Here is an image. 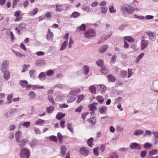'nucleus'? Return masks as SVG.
<instances>
[{"label": "nucleus", "instance_id": "f257e3e1", "mask_svg": "<svg viewBox=\"0 0 158 158\" xmlns=\"http://www.w3.org/2000/svg\"><path fill=\"white\" fill-rule=\"evenodd\" d=\"M135 10V8L134 6L128 4H126L122 6L121 11L123 13L126 12L129 14H131Z\"/></svg>", "mask_w": 158, "mask_h": 158}, {"label": "nucleus", "instance_id": "f704fd0d", "mask_svg": "<svg viewBox=\"0 0 158 158\" xmlns=\"http://www.w3.org/2000/svg\"><path fill=\"white\" fill-rule=\"evenodd\" d=\"M38 77L41 80H43L45 79L46 75L44 73L42 72L40 74Z\"/></svg>", "mask_w": 158, "mask_h": 158}, {"label": "nucleus", "instance_id": "473e14b6", "mask_svg": "<svg viewBox=\"0 0 158 158\" xmlns=\"http://www.w3.org/2000/svg\"><path fill=\"white\" fill-rule=\"evenodd\" d=\"M94 141V139L92 138L91 137L87 141V143L89 145V146L90 147H92L93 145V142Z\"/></svg>", "mask_w": 158, "mask_h": 158}, {"label": "nucleus", "instance_id": "4468645a", "mask_svg": "<svg viewBox=\"0 0 158 158\" xmlns=\"http://www.w3.org/2000/svg\"><path fill=\"white\" fill-rule=\"evenodd\" d=\"M124 40L127 41L129 42H133L134 41V39L133 38L130 36H125L124 38Z\"/></svg>", "mask_w": 158, "mask_h": 158}, {"label": "nucleus", "instance_id": "b1692460", "mask_svg": "<svg viewBox=\"0 0 158 158\" xmlns=\"http://www.w3.org/2000/svg\"><path fill=\"white\" fill-rule=\"evenodd\" d=\"M107 107L104 106L100 107L99 109V112L102 114L106 113V111Z\"/></svg>", "mask_w": 158, "mask_h": 158}, {"label": "nucleus", "instance_id": "c9c22d12", "mask_svg": "<svg viewBox=\"0 0 158 158\" xmlns=\"http://www.w3.org/2000/svg\"><path fill=\"white\" fill-rule=\"evenodd\" d=\"M36 72L35 70H32L29 71V74L31 77L33 78L35 76V73Z\"/></svg>", "mask_w": 158, "mask_h": 158}, {"label": "nucleus", "instance_id": "ddd939ff", "mask_svg": "<svg viewBox=\"0 0 158 158\" xmlns=\"http://www.w3.org/2000/svg\"><path fill=\"white\" fill-rule=\"evenodd\" d=\"M108 48L107 45H104L102 46L98 50L99 52L101 53L104 52Z\"/></svg>", "mask_w": 158, "mask_h": 158}, {"label": "nucleus", "instance_id": "39448f33", "mask_svg": "<svg viewBox=\"0 0 158 158\" xmlns=\"http://www.w3.org/2000/svg\"><path fill=\"white\" fill-rule=\"evenodd\" d=\"M81 154L85 156H87L89 153V151L86 148L84 147H81L79 150Z\"/></svg>", "mask_w": 158, "mask_h": 158}, {"label": "nucleus", "instance_id": "20e7f679", "mask_svg": "<svg viewBox=\"0 0 158 158\" xmlns=\"http://www.w3.org/2000/svg\"><path fill=\"white\" fill-rule=\"evenodd\" d=\"M21 11H16L15 13L14 16L16 17L15 19V22H18L19 21L23 18V15L21 14Z\"/></svg>", "mask_w": 158, "mask_h": 158}, {"label": "nucleus", "instance_id": "052dcab7", "mask_svg": "<svg viewBox=\"0 0 158 158\" xmlns=\"http://www.w3.org/2000/svg\"><path fill=\"white\" fill-rule=\"evenodd\" d=\"M147 152L146 151H142L140 153V156L142 158H144L147 154Z\"/></svg>", "mask_w": 158, "mask_h": 158}, {"label": "nucleus", "instance_id": "a19ab883", "mask_svg": "<svg viewBox=\"0 0 158 158\" xmlns=\"http://www.w3.org/2000/svg\"><path fill=\"white\" fill-rule=\"evenodd\" d=\"M78 28H79L80 31H85L86 28V26L84 24H82L81 26L79 27Z\"/></svg>", "mask_w": 158, "mask_h": 158}, {"label": "nucleus", "instance_id": "1a4fd4ad", "mask_svg": "<svg viewBox=\"0 0 158 158\" xmlns=\"http://www.w3.org/2000/svg\"><path fill=\"white\" fill-rule=\"evenodd\" d=\"M130 148L133 149L139 150L141 148V146L139 144L137 143H133L130 144Z\"/></svg>", "mask_w": 158, "mask_h": 158}, {"label": "nucleus", "instance_id": "bb28decb", "mask_svg": "<svg viewBox=\"0 0 158 158\" xmlns=\"http://www.w3.org/2000/svg\"><path fill=\"white\" fill-rule=\"evenodd\" d=\"M61 153L63 155H64L66 152V148L65 146L62 145L60 147Z\"/></svg>", "mask_w": 158, "mask_h": 158}, {"label": "nucleus", "instance_id": "4c0bfd02", "mask_svg": "<svg viewBox=\"0 0 158 158\" xmlns=\"http://www.w3.org/2000/svg\"><path fill=\"white\" fill-rule=\"evenodd\" d=\"M57 136L59 138V142L60 143H62V139L63 138V136L61 135V134L60 132H59L57 134Z\"/></svg>", "mask_w": 158, "mask_h": 158}, {"label": "nucleus", "instance_id": "603ef678", "mask_svg": "<svg viewBox=\"0 0 158 158\" xmlns=\"http://www.w3.org/2000/svg\"><path fill=\"white\" fill-rule=\"evenodd\" d=\"M89 114V112H88L83 113H82L81 114L82 118L84 120L86 116L88 115Z\"/></svg>", "mask_w": 158, "mask_h": 158}, {"label": "nucleus", "instance_id": "aec40b11", "mask_svg": "<svg viewBox=\"0 0 158 158\" xmlns=\"http://www.w3.org/2000/svg\"><path fill=\"white\" fill-rule=\"evenodd\" d=\"M89 90L92 93L94 94H96V88L94 85L90 86L89 87Z\"/></svg>", "mask_w": 158, "mask_h": 158}, {"label": "nucleus", "instance_id": "c03bdc74", "mask_svg": "<svg viewBox=\"0 0 158 158\" xmlns=\"http://www.w3.org/2000/svg\"><path fill=\"white\" fill-rule=\"evenodd\" d=\"M143 133V131L141 130H136L134 133L135 135H142Z\"/></svg>", "mask_w": 158, "mask_h": 158}, {"label": "nucleus", "instance_id": "393cba45", "mask_svg": "<svg viewBox=\"0 0 158 158\" xmlns=\"http://www.w3.org/2000/svg\"><path fill=\"white\" fill-rule=\"evenodd\" d=\"M68 43V40H65L64 41L63 44H62L60 50V51H62L65 49Z\"/></svg>", "mask_w": 158, "mask_h": 158}, {"label": "nucleus", "instance_id": "a211bd4d", "mask_svg": "<svg viewBox=\"0 0 158 158\" xmlns=\"http://www.w3.org/2000/svg\"><path fill=\"white\" fill-rule=\"evenodd\" d=\"M87 121L89 122L92 125H94L96 123V120L95 118L92 117L89 119H88Z\"/></svg>", "mask_w": 158, "mask_h": 158}, {"label": "nucleus", "instance_id": "49530a36", "mask_svg": "<svg viewBox=\"0 0 158 158\" xmlns=\"http://www.w3.org/2000/svg\"><path fill=\"white\" fill-rule=\"evenodd\" d=\"M97 64L99 66H103V61L102 60H100L97 61L96 62Z\"/></svg>", "mask_w": 158, "mask_h": 158}, {"label": "nucleus", "instance_id": "f8f14e48", "mask_svg": "<svg viewBox=\"0 0 158 158\" xmlns=\"http://www.w3.org/2000/svg\"><path fill=\"white\" fill-rule=\"evenodd\" d=\"M97 88L98 90L100 91L102 94H103L105 92V90L106 89L105 86L100 85H98L97 86Z\"/></svg>", "mask_w": 158, "mask_h": 158}, {"label": "nucleus", "instance_id": "69168bd1", "mask_svg": "<svg viewBox=\"0 0 158 158\" xmlns=\"http://www.w3.org/2000/svg\"><path fill=\"white\" fill-rule=\"evenodd\" d=\"M54 73V72L53 71L50 70L47 72L46 74L47 76H49V75H52Z\"/></svg>", "mask_w": 158, "mask_h": 158}, {"label": "nucleus", "instance_id": "ea45409f", "mask_svg": "<svg viewBox=\"0 0 158 158\" xmlns=\"http://www.w3.org/2000/svg\"><path fill=\"white\" fill-rule=\"evenodd\" d=\"M67 127L68 130L71 132L73 133V130L72 127V124L71 123H69L67 124Z\"/></svg>", "mask_w": 158, "mask_h": 158}, {"label": "nucleus", "instance_id": "5701e85b", "mask_svg": "<svg viewBox=\"0 0 158 158\" xmlns=\"http://www.w3.org/2000/svg\"><path fill=\"white\" fill-rule=\"evenodd\" d=\"M146 33L148 35L150 39L152 40L154 39L155 36L156 35L155 34L151 31L146 32Z\"/></svg>", "mask_w": 158, "mask_h": 158}, {"label": "nucleus", "instance_id": "412c9836", "mask_svg": "<svg viewBox=\"0 0 158 158\" xmlns=\"http://www.w3.org/2000/svg\"><path fill=\"white\" fill-rule=\"evenodd\" d=\"M4 77L5 79L7 80L9 79L10 77V73L7 71H5L4 73Z\"/></svg>", "mask_w": 158, "mask_h": 158}, {"label": "nucleus", "instance_id": "6e6552de", "mask_svg": "<svg viewBox=\"0 0 158 158\" xmlns=\"http://www.w3.org/2000/svg\"><path fill=\"white\" fill-rule=\"evenodd\" d=\"M22 133L21 131H19L15 133V137L17 142L19 143L20 139L22 137Z\"/></svg>", "mask_w": 158, "mask_h": 158}, {"label": "nucleus", "instance_id": "3c124183", "mask_svg": "<svg viewBox=\"0 0 158 158\" xmlns=\"http://www.w3.org/2000/svg\"><path fill=\"white\" fill-rule=\"evenodd\" d=\"M50 139L52 140L54 142H56L57 141V140H58L56 136H55L54 135L51 136L50 137Z\"/></svg>", "mask_w": 158, "mask_h": 158}, {"label": "nucleus", "instance_id": "a18cd8bd", "mask_svg": "<svg viewBox=\"0 0 158 158\" xmlns=\"http://www.w3.org/2000/svg\"><path fill=\"white\" fill-rule=\"evenodd\" d=\"M157 150L156 149H154L151 151H150L149 152V155H153L156 154L157 152Z\"/></svg>", "mask_w": 158, "mask_h": 158}, {"label": "nucleus", "instance_id": "c85d7f7f", "mask_svg": "<svg viewBox=\"0 0 158 158\" xmlns=\"http://www.w3.org/2000/svg\"><path fill=\"white\" fill-rule=\"evenodd\" d=\"M104 74H107L108 73L109 71L104 66H102L100 70Z\"/></svg>", "mask_w": 158, "mask_h": 158}, {"label": "nucleus", "instance_id": "e2e57ef3", "mask_svg": "<svg viewBox=\"0 0 158 158\" xmlns=\"http://www.w3.org/2000/svg\"><path fill=\"white\" fill-rule=\"evenodd\" d=\"M10 39L13 42L15 39V37L14 36V34L11 31L10 32Z\"/></svg>", "mask_w": 158, "mask_h": 158}, {"label": "nucleus", "instance_id": "8fccbe9b", "mask_svg": "<svg viewBox=\"0 0 158 158\" xmlns=\"http://www.w3.org/2000/svg\"><path fill=\"white\" fill-rule=\"evenodd\" d=\"M152 146V145L149 143H145L143 145V147L145 148H150Z\"/></svg>", "mask_w": 158, "mask_h": 158}, {"label": "nucleus", "instance_id": "338daca9", "mask_svg": "<svg viewBox=\"0 0 158 158\" xmlns=\"http://www.w3.org/2000/svg\"><path fill=\"white\" fill-rule=\"evenodd\" d=\"M45 16L47 18H49L51 17V13L49 12H48L44 14Z\"/></svg>", "mask_w": 158, "mask_h": 158}, {"label": "nucleus", "instance_id": "a878e982", "mask_svg": "<svg viewBox=\"0 0 158 158\" xmlns=\"http://www.w3.org/2000/svg\"><path fill=\"white\" fill-rule=\"evenodd\" d=\"M28 140L26 139H22L20 141H19V146L20 147H23L26 144Z\"/></svg>", "mask_w": 158, "mask_h": 158}, {"label": "nucleus", "instance_id": "6ab92c4d", "mask_svg": "<svg viewBox=\"0 0 158 158\" xmlns=\"http://www.w3.org/2000/svg\"><path fill=\"white\" fill-rule=\"evenodd\" d=\"M80 15V14L78 12L74 11L70 15L71 18H77Z\"/></svg>", "mask_w": 158, "mask_h": 158}, {"label": "nucleus", "instance_id": "c756f323", "mask_svg": "<svg viewBox=\"0 0 158 158\" xmlns=\"http://www.w3.org/2000/svg\"><path fill=\"white\" fill-rule=\"evenodd\" d=\"M85 98V96L83 94L79 95L77 96V103H79Z\"/></svg>", "mask_w": 158, "mask_h": 158}, {"label": "nucleus", "instance_id": "f03ea898", "mask_svg": "<svg viewBox=\"0 0 158 158\" xmlns=\"http://www.w3.org/2000/svg\"><path fill=\"white\" fill-rule=\"evenodd\" d=\"M29 150L26 148H21L20 156L21 158H28L30 156Z\"/></svg>", "mask_w": 158, "mask_h": 158}, {"label": "nucleus", "instance_id": "09e8293b", "mask_svg": "<svg viewBox=\"0 0 158 158\" xmlns=\"http://www.w3.org/2000/svg\"><path fill=\"white\" fill-rule=\"evenodd\" d=\"M38 9L37 8L33 9L31 13V15H35L38 12Z\"/></svg>", "mask_w": 158, "mask_h": 158}, {"label": "nucleus", "instance_id": "0eeeda50", "mask_svg": "<svg viewBox=\"0 0 158 158\" xmlns=\"http://www.w3.org/2000/svg\"><path fill=\"white\" fill-rule=\"evenodd\" d=\"M9 65V62L8 61H4L2 64L1 67V70L3 72L8 69Z\"/></svg>", "mask_w": 158, "mask_h": 158}, {"label": "nucleus", "instance_id": "774afa93", "mask_svg": "<svg viewBox=\"0 0 158 158\" xmlns=\"http://www.w3.org/2000/svg\"><path fill=\"white\" fill-rule=\"evenodd\" d=\"M20 47L21 49L23 50L24 51H27V49L25 45L23 43H21L20 44Z\"/></svg>", "mask_w": 158, "mask_h": 158}, {"label": "nucleus", "instance_id": "72a5a7b5", "mask_svg": "<svg viewBox=\"0 0 158 158\" xmlns=\"http://www.w3.org/2000/svg\"><path fill=\"white\" fill-rule=\"evenodd\" d=\"M56 10L57 12L61 11L62 10V5H56Z\"/></svg>", "mask_w": 158, "mask_h": 158}, {"label": "nucleus", "instance_id": "680f3d73", "mask_svg": "<svg viewBox=\"0 0 158 158\" xmlns=\"http://www.w3.org/2000/svg\"><path fill=\"white\" fill-rule=\"evenodd\" d=\"M83 109V107L81 106H80L78 108L75 110L76 112L80 113L81 112L82 110Z\"/></svg>", "mask_w": 158, "mask_h": 158}, {"label": "nucleus", "instance_id": "0e129e2a", "mask_svg": "<svg viewBox=\"0 0 158 158\" xmlns=\"http://www.w3.org/2000/svg\"><path fill=\"white\" fill-rule=\"evenodd\" d=\"M44 61L41 60H37L35 62V64L36 65H40L43 62H44Z\"/></svg>", "mask_w": 158, "mask_h": 158}, {"label": "nucleus", "instance_id": "37998d69", "mask_svg": "<svg viewBox=\"0 0 158 158\" xmlns=\"http://www.w3.org/2000/svg\"><path fill=\"white\" fill-rule=\"evenodd\" d=\"M38 144V142L35 140H33L30 143L31 146H33L37 145Z\"/></svg>", "mask_w": 158, "mask_h": 158}, {"label": "nucleus", "instance_id": "9d476101", "mask_svg": "<svg viewBox=\"0 0 158 158\" xmlns=\"http://www.w3.org/2000/svg\"><path fill=\"white\" fill-rule=\"evenodd\" d=\"M98 104V103L94 102L92 104H89L88 106V107L89 108V110L93 112H94L97 109L96 107L94 105L95 104Z\"/></svg>", "mask_w": 158, "mask_h": 158}, {"label": "nucleus", "instance_id": "de8ad7c7", "mask_svg": "<svg viewBox=\"0 0 158 158\" xmlns=\"http://www.w3.org/2000/svg\"><path fill=\"white\" fill-rule=\"evenodd\" d=\"M16 112V109H13L10 110L9 111V114L10 115V116H12L15 115Z\"/></svg>", "mask_w": 158, "mask_h": 158}, {"label": "nucleus", "instance_id": "5fc2aeb1", "mask_svg": "<svg viewBox=\"0 0 158 158\" xmlns=\"http://www.w3.org/2000/svg\"><path fill=\"white\" fill-rule=\"evenodd\" d=\"M28 95L31 98H34L36 96L35 94V93L33 92H30L28 94Z\"/></svg>", "mask_w": 158, "mask_h": 158}, {"label": "nucleus", "instance_id": "13d9d810", "mask_svg": "<svg viewBox=\"0 0 158 158\" xmlns=\"http://www.w3.org/2000/svg\"><path fill=\"white\" fill-rule=\"evenodd\" d=\"M109 10L110 13H114L116 12V10L114 9L113 6H110L109 7Z\"/></svg>", "mask_w": 158, "mask_h": 158}, {"label": "nucleus", "instance_id": "4d7b16f0", "mask_svg": "<svg viewBox=\"0 0 158 158\" xmlns=\"http://www.w3.org/2000/svg\"><path fill=\"white\" fill-rule=\"evenodd\" d=\"M107 7L105 6L102 7L101 10V13L102 14H105L106 13L107 11Z\"/></svg>", "mask_w": 158, "mask_h": 158}, {"label": "nucleus", "instance_id": "864d4df0", "mask_svg": "<svg viewBox=\"0 0 158 158\" xmlns=\"http://www.w3.org/2000/svg\"><path fill=\"white\" fill-rule=\"evenodd\" d=\"M98 149L99 148L98 147H97L94 149L93 151L95 156H98Z\"/></svg>", "mask_w": 158, "mask_h": 158}, {"label": "nucleus", "instance_id": "6e6d98bb", "mask_svg": "<svg viewBox=\"0 0 158 158\" xmlns=\"http://www.w3.org/2000/svg\"><path fill=\"white\" fill-rule=\"evenodd\" d=\"M19 0H14L12 5V7L14 8L19 3Z\"/></svg>", "mask_w": 158, "mask_h": 158}, {"label": "nucleus", "instance_id": "2f4dec72", "mask_svg": "<svg viewBox=\"0 0 158 158\" xmlns=\"http://www.w3.org/2000/svg\"><path fill=\"white\" fill-rule=\"evenodd\" d=\"M83 70L84 74L85 75H87L89 72V67L87 66H85L83 67Z\"/></svg>", "mask_w": 158, "mask_h": 158}, {"label": "nucleus", "instance_id": "7ed1b4c3", "mask_svg": "<svg viewBox=\"0 0 158 158\" xmlns=\"http://www.w3.org/2000/svg\"><path fill=\"white\" fill-rule=\"evenodd\" d=\"M85 37L86 38H89L94 37L96 35V32L93 29H90L84 33Z\"/></svg>", "mask_w": 158, "mask_h": 158}, {"label": "nucleus", "instance_id": "7c9ffc66", "mask_svg": "<svg viewBox=\"0 0 158 158\" xmlns=\"http://www.w3.org/2000/svg\"><path fill=\"white\" fill-rule=\"evenodd\" d=\"M13 53L17 56L21 58L23 56L25 57V55H23L19 52H17L14 51L13 49H12Z\"/></svg>", "mask_w": 158, "mask_h": 158}, {"label": "nucleus", "instance_id": "58836bf2", "mask_svg": "<svg viewBox=\"0 0 158 158\" xmlns=\"http://www.w3.org/2000/svg\"><path fill=\"white\" fill-rule=\"evenodd\" d=\"M109 158H118V156L116 153L113 152L110 154Z\"/></svg>", "mask_w": 158, "mask_h": 158}, {"label": "nucleus", "instance_id": "e433bc0d", "mask_svg": "<svg viewBox=\"0 0 158 158\" xmlns=\"http://www.w3.org/2000/svg\"><path fill=\"white\" fill-rule=\"evenodd\" d=\"M19 83L23 87H25L27 83V82L26 81H21L19 82Z\"/></svg>", "mask_w": 158, "mask_h": 158}, {"label": "nucleus", "instance_id": "f3484780", "mask_svg": "<svg viewBox=\"0 0 158 158\" xmlns=\"http://www.w3.org/2000/svg\"><path fill=\"white\" fill-rule=\"evenodd\" d=\"M109 81L111 82H114L116 80V78L115 77L111 74H109L107 76Z\"/></svg>", "mask_w": 158, "mask_h": 158}, {"label": "nucleus", "instance_id": "2eb2a0df", "mask_svg": "<svg viewBox=\"0 0 158 158\" xmlns=\"http://www.w3.org/2000/svg\"><path fill=\"white\" fill-rule=\"evenodd\" d=\"M65 114H63L62 112H58L56 116V118L58 120L63 118L65 116Z\"/></svg>", "mask_w": 158, "mask_h": 158}, {"label": "nucleus", "instance_id": "423d86ee", "mask_svg": "<svg viewBox=\"0 0 158 158\" xmlns=\"http://www.w3.org/2000/svg\"><path fill=\"white\" fill-rule=\"evenodd\" d=\"M142 40L141 42V49L142 50L147 47L148 42L147 40H145L144 37H142Z\"/></svg>", "mask_w": 158, "mask_h": 158}, {"label": "nucleus", "instance_id": "4be33fe9", "mask_svg": "<svg viewBox=\"0 0 158 158\" xmlns=\"http://www.w3.org/2000/svg\"><path fill=\"white\" fill-rule=\"evenodd\" d=\"M55 108L53 106H51L47 107L46 108V110L47 113H51L54 110Z\"/></svg>", "mask_w": 158, "mask_h": 158}, {"label": "nucleus", "instance_id": "9b49d317", "mask_svg": "<svg viewBox=\"0 0 158 158\" xmlns=\"http://www.w3.org/2000/svg\"><path fill=\"white\" fill-rule=\"evenodd\" d=\"M53 37V33L51 32L50 29H48L47 31V34L46 36V39L48 40H52Z\"/></svg>", "mask_w": 158, "mask_h": 158}, {"label": "nucleus", "instance_id": "bf43d9fd", "mask_svg": "<svg viewBox=\"0 0 158 158\" xmlns=\"http://www.w3.org/2000/svg\"><path fill=\"white\" fill-rule=\"evenodd\" d=\"M13 97V94H10L8 95L7 97V99L8 101H10L9 102V103H11L12 102L11 100L12 99Z\"/></svg>", "mask_w": 158, "mask_h": 158}, {"label": "nucleus", "instance_id": "dca6fc26", "mask_svg": "<svg viewBox=\"0 0 158 158\" xmlns=\"http://www.w3.org/2000/svg\"><path fill=\"white\" fill-rule=\"evenodd\" d=\"M80 89L72 90L70 92L69 94L72 96H75L80 93Z\"/></svg>", "mask_w": 158, "mask_h": 158}, {"label": "nucleus", "instance_id": "cd10ccee", "mask_svg": "<svg viewBox=\"0 0 158 158\" xmlns=\"http://www.w3.org/2000/svg\"><path fill=\"white\" fill-rule=\"evenodd\" d=\"M96 99L100 104L102 103L104 101V99L101 96H97L96 98Z\"/></svg>", "mask_w": 158, "mask_h": 158}, {"label": "nucleus", "instance_id": "79ce46f5", "mask_svg": "<svg viewBox=\"0 0 158 158\" xmlns=\"http://www.w3.org/2000/svg\"><path fill=\"white\" fill-rule=\"evenodd\" d=\"M44 120L39 119L36 121L35 124V125H41L44 123Z\"/></svg>", "mask_w": 158, "mask_h": 158}]
</instances>
